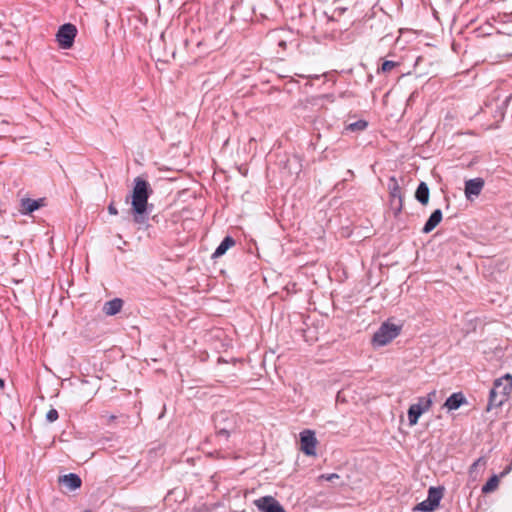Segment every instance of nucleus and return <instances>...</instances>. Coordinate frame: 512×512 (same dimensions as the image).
I'll return each instance as SVG.
<instances>
[{
  "mask_svg": "<svg viewBox=\"0 0 512 512\" xmlns=\"http://www.w3.org/2000/svg\"><path fill=\"white\" fill-rule=\"evenodd\" d=\"M279 45H280V46H285V42L281 41V42L279 43Z\"/></svg>",
  "mask_w": 512,
  "mask_h": 512,
  "instance_id": "obj_31",
  "label": "nucleus"
},
{
  "mask_svg": "<svg viewBox=\"0 0 512 512\" xmlns=\"http://www.w3.org/2000/svg\"><path fill=\"white\" fill-rule=\"evenodd\" d=\"M107 209H108L109 214H111V215H117L118 214V210L115 207L113 202L108 205Z\"/></svg>",
  "mask_w": 512,
  "mask_h": 512,
  "instance_id": "obj_25",
  "label": "nucleus"
},
{
  "mask_svg": "<svg viewBox=\"0 0 512 512\" xmlns=\"http://www.w3.org/2000/svg\"><path fill=\"white\" fill-rule=\"evenodd\" d=\"M484 184V180L480 177L467 180L465 182L464 189L466 198L468 200H471L473 196H479L484 187Z\"/></svg>",
  "mask_w": 512,
  "mask_h": 512,
  "instance_id": "obj_11",
  "label": "nucleus"
},
{
  "mask_svg": "<svg viewBox=\"0 0 512 512\" xmlns=\"http://www.w3.org/2000/svg\"><path fill=\"white\" fill-rule=\"evenodd\" d=\"M481 461H482V458H479L477 461H475V462L472 464L471 468H470V472H472V471H473V469H474V468H475V467H476V466H477Z\"/></svg>",
  "mask_w": 512,
  "mask_h": 512,
  "instance_id": "obj_27",
  "label": "nucleus"
},
{
  "mask_svg": "<svg viewBox=\"0 0 512 512\" xmlns=\"http://www.w3.org/2000/svg\"><path fill=\"white\" fill-rule=\"evenodd\" d=\"M133 189L131 192V214L136 224L143 225L148 220V199L153 194L150 183L138 176L133 181Z\"/></svg>",
  "mask_w": 512,
  "mask_h": 512,
  "instance_id": "obj_1",
  "label": "nucleus"
},
{
  "mask_svg": "<svg viewBox=\"0 0 512 512\" xmlns=\"http://www.w3.org/2000/svg\"><path fill=\"white\" fill-rule=\"evenodd\" d=\"M235 244L236 241L232 236H226L212 254V258H220L227 252L228 249L233 247Z\"/></svg>",
  "mask_w": 512,
  "mask_h": 512,
  "instance_id": "obj_14",
  "label": "nucleus"
},
{
  "mask_svg": "<svg viewBox=\"0 0 512 512\" xmlns=\"http://www.w3.org/2000/svg\"><path fill=\"white\" fill-rule=\"evenodd\" d=\"M414 95H415V92H413L409 98H408V101H407V104L408 105H412L413 101H414Z\"/></svg>",
  "mask_w": 512,
  "mask_h": 512,
  "instance_id": "obj_26",
  "label": "nucleus"
},
{
  "mask_svg": "<svg viewBox=\"0 0 512 512\" xmlns=\"http://www.w3.org/2000/svg\"><path fill=\"white\" fill-rule=\"evenodd\" d=\"M59 414L58 411L54 408L50 409L46 414V420L48 422H54L58 419Z\"/></svg>",
  "mask_w": 512,
  "mask_h": 512,
  "instance_id": "obj_23",
  "label": "nucleus"
},
{
  "mask_svg": "<svg viewBox=\"0 0 512 512\" xmlns=\"http://www.w3.org/2000/svg\"><path fill=\"white\" fill-rule=\"evenodd\" d=\"M408 419L410 425L416 424V404L410 405L408 409Z\"/></svg>",
  "mask_w": 512,
  "mask_h": 512,
  "instance_id": "obj_22",
  "label": "nucleus"
},
{
  "mask_svg": "<svg viewBox=\"0 0 512 512\" xmlns=\"http://www.w3.org/2000/svg\"><path fill=\"white\" fill-rule=\"evenodd\" d=\"M84 512H91V511H89V510H86V511H84Z\"/></svg>",
  "mask_w": 512,
  "mask_h": 512,
  "instance_id": "obj_34",
  "label": "nucleus"
},
{
  "mask_svg": "<svg viewBox=\"0 0 512 512\" xmlns=\"http://www.w3.org/2000/svg\"><path fill=\"white\" fill-rule=\"evenodd\" d=\"M435 391L430 392L427 397L418 398V418L426 412L432 403V397H435Z\"/></svg>",
  "mask_w": 512,
  "mask_h": 512,
  "instance_id": "obj_17",
  "label": "nucleus"
},
{
  "mask_svg": "<svg viewBox=\"0 0 512 512\" xmlns=\"http://www.w3.org/2000/svg\"><path fill=\"white\" fill-rule=\"evenodd\" d=\"M152 219L157 222V216H153Z\"/></svg>",
  "mask_w": 512,
  "mask_h": 512,
  "instance_id": "obj_32",
  "label": "nucleus"
},
{
  "mask_svg": "<svg viewBox=\"0 0 512 512\" xmlns=\"http://www.w3.org/2000/svg\"><path fill=\"white\" fill-rule=\"evenodd\" d=\"M2 214V210L0 209V215Z\"/></svg>",
  "mask_w": 512,
  "mask_h": 512,
  "instance_id": "obj_33",
  "label": "nucleus"
},
{
  "mask_svg": "<svg viewBox=\"0 0 512 512\" xmlns=\"http://www.w3.org/2000/svg\"><path fill=\"white\" fill-rule=\"evenodd\" d=\"M465 402V398L462 395V393H453L451 396H449L445 402V406L449 410H456L458 409L463 403Z\"/></svg>",
  "mask_w": 512,
  "mask_h": 512,
  "instance_id": "obj_16",
  "label": "nucleus"
},
{
  "mask_svg": "<svg viewBox=\"0 0 512 512\" xmlns=\"http://www.w3.org/2000/svg\"><path fill=\"white\" fill-rule=\"evenodd\" d=\"M45 206V198H39L37 200L31 198H22L20 200L19 212L23 215L31 214L39 208Z\"/></svg>",
  "mask_w": 512,
  "mask_h": 512,
  "instance_id": "obj_10",
  "label": "nucleus"
},
{
  "mask_svg": "<svg viewBox=\"0 0 512 512\" xmlns=\"http://www.w3.org/2000/svg\"><path fill=\"white\" fill-rule=\"evenodd\" d=\"M4 385H5L4 380H3V379H0V387H2V388H3V387H4Z\"/></svg>",
  "mask_w": 512,
  "mask_h": 512,
  "instance_id": "obj_29",
  "label": "nucleus"
},
{
  "mask_svg": "<svg viewBox=\"0 0 512 512\" xmlns=\"http://www.w3.org/2000/svg\"><path fill=\"white\" fill-rule=\"evenodd\" d=\"M388 190H389V204L390 209L393 211L394 215H397L402 210V195L401 188L395 179V177H390L388 180Z\"/></svg>",
  "mask_w": 512,
  "mask_h": 512,
  "instance_id": "obj_7",
  "label": "nucleus"
},
{
  "mask_svg": "<svg viewBox=\"0 0 512 512\" xmlns=\"http://www.w3.org/2000/svg\"><path fill=\"white\" fill-rule=\"evenodd\" d=\"M254 505L260 512H286L273 496L260 497L254 500Z\"/></svg>",
  "mask_w": 512,
  "mask_h": 512,
  "instance_id": "obj_9",
  "label": "nucleus"
},
{
  "mask_svg": "<svg viewBox=\"0 0 512 512\" xmlns=\"http://www.w3.org/2000/svg\"><path fill=\"white\" fill-rule=\"evenodd\" d=\"M317 439L315 432L306 429L300 432V449L307 456H314L316 454Z\"/></svg>",
  "mask_w": 512,
  "mask_h": 512,
  "instance_id": "obj_8",
  "label": "nucleus"
},
{
  "mask_svg": "<svg viewBox=\"0 0 512 512\" xmlns=\"http://www.w3.org/2000/svg\"><path fill=\"white\" fill-rule=\"evenodd\" d=\"M58 483L66 487L69 491H75L82 485V480L78 474L69 473L58 478Z\"/></svg>",
  "mask_w": 512,
  "mask_h": 512,
  "instance_id": "obj_12",
  "label": "nucleus"
},
{
  "mask_svg": "<svg viewBox=\"0 0 512 512\" xmlns=\"http://www.w3.org/2000/svg\"><path fill=\"white\" fill-rule=\"evenodd\" d=\"M115 419H116V416H114V415H111V416L109 417V421H113V420H115Z\"/></svg>",
  "mask_w": 512,
  "mask_h": 512,
  "instance_id": "obj_30",
  "label": "nucleus"
},
{
  "mask_svg": "<svg viewBox=\"0 0 512 512\" xmlns=\"http://www.w3.org/2000/svg\"><path fill=\"white\" fill-rule=\"evenodd\" d=\"M512 391V375L506 374L494 381L489 393L487 411L503 405Z\"/></svg>",
  "mask_w": 512,
  "mask_h": 512,
  "instance_id": "obj_2",
  "label": "nucleus"
},
{
  "mask_svg": "<svg viewBox=\"0 0 512 512\" xmlns=\"http://www.w3.org/2000/svg\"><path fill=\"white\" fill-rule=\"evenodd\" d=\"M511 470V467H507L502 473H501V476H504L506 475L507 473H509V471Z\"/></svg>",
  "mask_w": 512,
  "mask_h": 512,
  "instance_id": "obj_28",
  "label": "nucleus"
},
{
  "mask_svg": "<svg viewBox=\"0 0 512 512\" xmlns=\"http://www.w3.org/2000/svg\"><path fill=\"white\" fill-rule=\"evenodd\" d=\"M397 66H399V63L398 62H395V61H390V60H385L383 61V63L381 64L380 67H378V70L377 72L380 73H389L391 72L394 68H396Z\"/></svg>",
  "mask_w": 512,
  "mask_h": 512,
  "instance_id": "obj_21",
  "label": "nucleus"
},
{
  "mask_svg": "<svg viewBox=\"0 0 512 512\" xmlns=\"http://www.w3.org/2000/svg\"><path fill=\"white\" fill-rule=\"evenodd\" d=\"M442 220V211L440 209H436L432 212L426 223L422 228L423 233L431 232Z\"/></svg>",
  "mask_w": 512,
  "mask_h": 512,
  "instance_id": "obj_15",
  "label": "nucleus"
},
{
  "mask_svg": "<svg viewBox=\"0 0 512 512\" xmlns=\"http://www.w3.org/2000/svg\"><path fill=\"white\" fill-rule=\"evenodd\" d=\"M443 487H430L428 490V497L424 501L418 503V511L421 512H433L440 504L443 498Z\"/></svg>",
  "mask_w": 512,
  "mask_h": 512,
  "instance_id": "obj_5",
  "label": "nucleus"
},
{
  "mask_svg": "<svg viewBox=\"0 0 512 512\" xmlns=\"http://www.w3.org/2000/svg\"><path fill=\"white\" fill-rule=\"evenodd\" d=\"M216 434L228 439L236 429V415L228 411L217 412L214 417Z\"/></svg>",
  "mask_w": 512,
  "mask_h": 512,
  "instance_id": "obj_4",
  "label": "nucleus"
},
{
  "mask_svg": "<svg viewBox=\"0 0 512 512\" xmlns=\"http://www.w3.org/2000/svg\"><path fill=\"white\" fill-rule=\"evenodd\" d=\"M76 35V26L71 23H65L59 27V30L56 34V41L58 42L60 48L70 49L74 44Z\"/></svg>",
  "mask_w": 512,
  "mask_h": 512,
  "instance_id": "obj_6",
  "label": "nucleus"
},
{
  "mask_svg": "<svg viewBox=\"0 0 512 512\" xmlns=\"http://www.w3.org/2000/svg\"><path fill=\"white\" fill-rule=\"evenodd\" d=\"M499 485V476L493 475L488 481L482 486V493L487 494L496 490Z\"/></svg>",
  "mask_w": 512,
  "mask_h": 512,
  "instance_id": "obj_19",
  "label": "nucleus"
},
{
  "mask_svg": "<svg viewBox=\"0 0 512 512\" xmlns=\"http://www.w3.org/2000/svg\"><path fill=\"white\" fill-rule=\"evenodd\" d=\"M402 325H397L387 320L381 324L372 337L374 346H385L394 340L401 332Z\"/></svg>",
  "mask_w": 512,
  "mask_h": 512,
  "instance_id": "obj_3",
  "label": "nucleus"
},
{
  "mask_svg": "<svg viewBox=\"0 0 512 512\" xmlns=\"http://www.w3.org/2000/svg\"><path fill=\"white\" fill-rule=\"evenodd\" d=\"M123 300L120 298H114L107 301L103 306V312L108 316H113L119 313L123 307Z\"/></svg>",
  "mask_w": 512,
  "mask_h": 512,
  "instance_id": "obj_13",
  "label": "nucleus"
},
{
  "mask_svg": "<svg viewBox=\"0 0 512 512\" xmlns=\"http://www.w3.org/2000/svg\"><path fill=\"white\" fill-rule=\"evenodd\" d=\"M429 201V188L425 182L418 184V202L427 204Z\"/></svg>",
  "mask_w": 512,
  "mask_h": 512,
  "instance_id": "obj_18",
  "label": "nucleus"
},
{
  "mask_svg": "<svg viewBox=\"0 0 512 512\" xmlns=\"http://www.w3.org/2000/svg\"><path fill=\"white\" fill-rule=\"evenodd\" d=\"M368 122L366 120L360 119L356 122L350 123L346 129L352 132L355 131H363L367 128Z\"/></svg>",
  "mask_w": 512,
  "mask_h": 512,
  "instance_id": "obj_20",
  "label": "nucleus"
},
{
  "mask_svg": "<svg viewBox=\"0 0 512 512\" xmlns=\"http://www.w3.org/2000/svg\"><path fill=\"white\" fill-rule=\"evenodd\" d=\"M340 476L336 473H330V474H322L319 476V480H326V481H329V482H332L333 480L335 479H339Z\"/></svg>",
  "mask_w": 512,
  "mask_h": 512,
  "instance_id": "obj_24",
  "label": "nucleus"
}]
</instances>
